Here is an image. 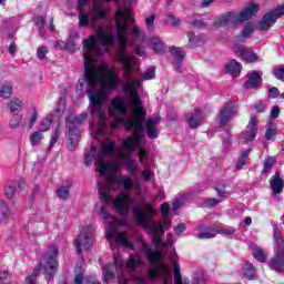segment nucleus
I'll return each mask as SVG.
<instances>
[{
	"label": "nucleus",
	"mask_w": 284,
	"mask_h": 284,
	"mask_svg": "<svg viewBox=\"0 0 284 284\" xmlns=\"http://www.w3.org/2000/svg\"><path fill=\"white\" fill-rule=\"evenodd\" d=\"M135 241L140 244L143 254L149 258L151 265H156L155 268H150L148 271L146 278L151 282L162 281L163 284H169L170 281H172V268H170V266H165V264H161L162 253L160 251L152 252L150 245L145 243L143 235H136ZM173 276L175 284H183L181 267L179 264L173 265Z\"/></svg>",
	"instance_id": "obj_4"
},
{
	"label": "nucleus",
	"mask_w": 284,
	"mask_h": 284,
	"mask_svg": "<svg viewBox=\"0 0 284 284\" xmlns=\"http://www.w3.org/2000/svg\"><path fill=\"white\" fill-rule=\"evenodd\" d=\"M258 85H261V74L257 71H253L248 74V80L244 83V88L250 90L258 88Z\"/></svg>",
	"instance_id": "obj_21"
},
{
	"label": "nucleus",
	"mask_w": 284,
	"mask_h": 284,
	"mask_svg": "<svg viewBox=\"0 0 284 284\" xmlns=\"http://www.w3.org/2000/svg\"><path fill=\"white\" fill-rule=\"evenodd\" d=\"M193 28H204L205 22L203 20H195L193 22H189Z\"/></svg>",
	"instance_id": "obj_62"
},
{
	"label": "nucleus",
	"mask_w": 284,
	"mask_h": 284,
	"mask_svg": "<svg viewBox=\"0 0 284 284\" xmlns=\"http://www.w3.org/2000/svg\"><path fill=\"white\" fill-rule=\"evenodd\" d=\"M74 284H83V273H78L75 275Z\"/></svg>",
	"instance_id": "obj_64"
},
{
	"label": "nucleus",
	"mask_w": 284,
	"mask_h": 284,
	"mask_svg": "<svg viewBox=\"0 0 284 284\" xmlns=\"http://www.w3.org/2000/svg\"><path fill=\"white\" fill-rule=\"evenodd\" d=\"M170 52L174 59V63H176L178 65L180 63H183L184 55H183V52L181 51V48L171 47Z\"/></svg>",
	"instance_id": "obj_29"
},
{
	"label": "nucleus",
	"mask_w": 284,
	"mask_h": 284,
	"mask_svg": "<svg viewBox=\"0 0 284 284\" xmlns=\"http://www.w3.org/2000/svg\"><path fill=\"white\" fill-rule=\"evenodd\" d=\"M243 275L245 278L248 281H252L254 276L256 275V268H254V265L252 264H246L243 268Z\"/></svg>",
	"instance_id": "obj_34"
},
{
	"label": "nucleus",
	"mask_w": 284,
	"mask_h": 284,
	"mask_svg": "<svg viewBox=\"0 0 284 284\" xmlns=\"http://www.w3.org/2000/svg\"><path fill=\"white\" fill-rule=\"evenodd\" d=\"M151 48L154 52H163V48H165V42L161 40L159 37L151 38Z\"/></svg>",
	"instance_id": "obj_28"
},
{
	"label": "nucleus",
	"mask_w": 284,
	"mask_h": 284,
	"mask_svg": "<svg viewBox=\"0 0 284 284\" xmlns=\"http://www.w3.org/2000/svg\"><path fill=\"white\" fill-rule=\"evenodd\" d=\"M216 234L217 232L214 230V226H213L211 231L200 232L197 234V239H201V240L215 239Z\"/></svg>",
	"instance_id": "obj_38"
},
{
	"label": "nucleus",
	"mask_w": 284,
	"mask_h": 284,
	"mask_svg": "<svg viewBox=\"0 0 284 284\" xmlns=\"http://www.w3.org/2000/svg\"><path fill=\"white\" fill-rule=\"evenodd\" d=\"M98 36H90L83 40L84 80L79 81L75 87L78 94L88 93L90 101V112L97 123L91 124V133L97 136L105 134L108 130V112L103 109V103L110 92H114L121 85L119 74L114 69H109L102 62L97 65V57L110 52V47L116 41V36L100 27L97 29Z\"/></svg>",
	"instance_id": "obj_2"
},
{
	"label": "nucleus",
	"mask_w": 284,
	"mask_h": 284,
	"mask_svg": "<svg viewBox=\"0 0 284 284\" xmlns=\"http://www.w3.org/2000/svg\"><path fill=\"white\" fill-rule=\"evenodd\" d=\"M45 54H48V47L41 45L37 50V57L40 59V61H43L45 59Z\"/></svg>",
	"instance_id": "obj_49"
},
{
	"label": "nucleus",
	"mask_w": 284,
	"mask_h": 284,
	"mask_svg": "<svg viewBox=\"0 0 284 284\" xmlns=\"http://www.w3.org/2000/svg\"><path fill=\"white\" fill-rule=\"evenodd\" d=\"M52 128V115H47L40 121L39 132H48Z\"/></svg>",
	"instance_id": "obj_30"
},
{
	"label": "nucleus",
	"mask_w": 284,
	"mask_h": 284,
	"mask_svg": "<svg viewBox=\"0 0 284 284\" xmlns=\"http://www.w3.org/2000/svg\"><path fill=\"white\" fill-rule=\"evenodd\" d=\"M240 57L247 63H254V61H258V55L251 49H240Z\"/></svg>",
	"instance_id": "obj_23"
},
{
	"label": "nucleus",
	"mask_w": 284,
	"mask_h": 284,
	"mask_svg": "<svg viewBox=\"0 0 284 284\" xmlns=\"http://www.w3.org/2000/svg\"><path fill=\"white\" fill-rule=\"evenodd\" d=\"M29 139L31 145L36 148L37 145H39V143H41V141H43V133L41 131H36L31 133Z\"/></svg>",
	"instance_id": "obj_35"
},
{
	"label": "nucleus",
	"mask_w": 284,
	"mask_h": 284,
	"mask_svg": "<svg viewBox=\"0 0 284 284\" xmlns=\"http://www.w3.org/2000/svg\"><path fill=\"white\" fill-rule=\"evenodd\" d=\"M60 136H61V125L58 124L53 132V136L50 140L48 150H52V148H54V144L59 141Z\"/></svg>",
	"instance_id": "obj_36"
},
{
	"label": "nucleus",
	"mask_w": 284,
	"mask_h": 284,
	"mask_svg": "<svg viewBox=\"0 0 284 284\" xmlns=\"http://www.w3.org/2000/svg\"><path fill=\"white\" fill-rule=\"evenodd\" d=\"M185 196L187 195H183L181 199H176L174 202H173V212H176V210H179V207H181V205H183V199H185Z\"/></svg>",
	"instance_id": "obj_58"
},
{
	"label": "nucleus",
	"mask_w": 284,
	"mask_h": 284,
	"mask_svg": "<svg viewBox=\"0 0 284 284\" xmlns=\"http://www.w3.org/2000/svg\"><path fill=\"white\" fill-rule=\"evenodd\" d=\"M85 6H88V0H78L79 26L81 28H88V26L94 28V23L97 21L105 19V14H108V12L105 11L103 2L94 0L93 6L89 10V13H85V11H83V8H85Z\"/></svg>",
	"instance_id": "obj_7"
},
{
	"label": "nucleus",
	"mask_w": 284,
	"mask_h": 284,
	"mask_svg": "<svg viewBox=\"0 0 284 284\" xmlns=\"http://www.w3.org/2000/svg\"><path fill=\"white\" fill-rule=\"evenodd\" d=\"M63 48H67L69 52H75L81 49V42L79 41V31L72 30L69 33L67 42H62Z\"/></svg>",
	"instance_id": "obj_19"
},
{
	"label": "nucleus",
	"mask_w": 284,
	"mask_h": 284,
	"mask_svg": "<svg viewBox=\"0 0 284 284\" xmlns=\"http://www.w3.org/2000/svg\"><path fill=\"white\" fill-rule=\"evenodd\" d=\"M138 156H139V161L140 164L142 165V168H148V164H145L144 159H148V151H145V149H139L138 150Z\"/></svg>",
	"instance_id": "obj_42"
},
{
	"label": "nucleus",
	"mask_w": 284,
	"mask_h": 284,
	"mask_svg": "<svg viewBox=\"0 0 284 284\" xmlns=\"http://www.w3.org/2000/svg\"><path fill=\"white\" fill-rule=\"evenodd\" d=\"M227 134H229V138L223 140V148H224L223 152H229V150L232 149V141L230 140L231 134L230 132H227Z\"/></svg>",
	"instance_id": "obj_51"
},
{
	"label": "nucleus",
	"mask_w": 284,
	"mask_h": 284,
	"mask_svg": "<svg viewBox=\"0 0 284 284\" xmlns=\"http://www.w3.org/2000/svg\"><path fill=\"white\" fill-rule=\"evenodd\" d=\"M267 141L272 140V136H276V129L275 126L268 128L265 134Z\"/></svg>",
	"instance_id": "obj_61"
},
{
	"label": "nucleus",
	"mask_w": 284,
	"mask_h": 284,
	"mask_svg": "<svg viewBox=\"0 0 284 284\" xmlns=\"http://www.w3.org/2000/svg\"><path fill=\"white\" fill-rule=\"evenodd\" d=\"M115 59L123 67V77L126 80L124 90L131 97L132 111L128 114V99L118 95L111 100L109 105V114L115 119L111 122V128L116 129L119 125H124L129 132H133L132 136L124 139L121 146L118 148V156L114 153L116 144L112 140H106L101 143L98 149V155L94 162L95 170L99 172L100 178L98 181L100 201L110 205L112 196L110 192L115 190L116 185H123L124 190H132L134 181L125 175H116L109 173L108 170L119 172V168H126L131 176H136L139 163L132 159L130 154H134L141 146L143 139V119H145V108L139 90L143 85L140 79H132V74L139 72V59L134 54H116ZM123 116V118H121Z\"/></svg>",
	"instance_id": "obj_1"
},
{
	"label": "nucleus",
	"mask_w": 284,
	"mask_h": 284,
	"mask_svg": "<svg viewBox=\"0 0 284 284\" xmlns=\"http://www.w3.org/2000/svg\"><path fill=\"white\" fill-rule=\"evenodd\" d=\"M154 78V67H149L145 72L142 74L144 81H150Z\"/></svg>",
	"instance_id": "obj_47"
},
{
	"label": "nucleus",
	"mask_w": 284,
	"mask_h": 284,
	"mask_svg": "<svg viewBox=\"0 0 284 284\" xmlns=\"http://www.w3.org/2000/svg\"><path fill=\"white\" fill-rule=\"evenodd\" d=\"M161 212H162V216L163 217H168L170 215V205H168L166 202H164L162 205H161Z\"/></svg>",
	"instance_id": "obj_55"
},
{
	"label": "nucleus",
	"mask_w": 284,
	"mask_h": 284,
	"mask_svg": "<svg viewBox=\"0 0 284 284\" xmlns=\"http://www.w3.org/2000/svg\"><path fill=\"white\" fill-rule=\"evenodd\" d=\"M254 33V28L252 26H245L242 30L241 37L242 39H248L250 36Z\"/></svg>",
	"instance_id": "obj_48"
},
{
	"label": "nucleus",
	"mask_w": 284,
	"mask_h": 284,
	"mask_svg": "<svg viewBox=\"0 0 284 284\" xmlns=\"http://www.w3.org/2000/svg\"><path fill=\"white\" fill-rule=\"evenodd\" d=\"M144 262L141 255H130L126 261H123L121 255L114 256V265H106L102 271L103 283H110V281H114V270L116 272L118 282L120 284H126L130 278L125 275L128 272L131 275V281L135 284H145V278L141 276L134 275V272L139 270V267L143 266Z\"/></svg>",
	"instance_id": "obj_5"
},
{
	"label": "nucleus",
	"mask_w": 284,
	"mask_h": 284,
	"mask_svg": "<svg viewBox=\"0 0 284 284\" xmlns=\"http://www.w3.org/2000/svg\"><path fill=\"white\" fill-rule=\"evenodd\" d=\"M281 114V109L278 106H273L271 110L270 119H278Z\"/></svg>",
	"instance_id": "obj_57"
},
{
	"label": "nucleus",
	"mask_w": 284,
	"mask_h": 284,
	"mask_svg": "<svg viewBox=\"0 0 284 284\" xmlns=\"http://www.w3.org/2000/svg\"><path fill=\"white\" fill-rule=\"evenodd\" d=\"M215 190H216V196H220V199H223V196L227 194V192L225 191L224 184L221 186H217Z\"/></svg>",
	"instance_id": "obj_59"
},
{
	"label": "nucleus",
	"mask_w": 284,
	"mask_h": 284,
	"mask_svg": "<svg viewBox=\"0 0 284 284\" xmlns=\"http://www.w3.org/2000/svg\"><path fill=\"white\" fill-rule=\"evenodd\" d=\"M274 163H276V159L274 158H268L267 160H265L263 173L267 174V172H270V170L274 168Z\"/></svg>",
	"instance_id": "obj_44"
},
{
	"label": "nucleus",
	"mask_w": 284,
	"mask_h": 284,
	"mask_svg": "<svg viewBox=\"0 0 284 284\" xmlns=\"http://www.w3.org/2000/svg\"><path fill=\"white\" fill-rule=\"evenodd\" d=\"M142 179L143 181H145L146 183L152 181V171L150 170H144L142 171Z\"/></svg>",
	"instance_id": "obj_60"
},
{
	"label": "nucleus",
	"mask_w": 284,
	"mask_h": 284,
	"mask_svg": "<svg viewBox=\"0 0 284 284\" xmlns=\"http://www.w3.org/2000/svg\"><path fill=\"white\" fill-rule=\"evenodd\" d=\"M246 163H247V160H243V158H239V160L235 164L236 170L243 169V166H245Z\"/></svg>",
	"instance_id": "obj_63"
},
{
	"label": "nucleus",
	"mask_w": 284,
	"mask_h": 284,
	"mask_svg": "<svg viewBox=\"0 0 284 284\" xmlns=\"http://www.w3.org/2000/svg\"><path fill=\"white\" fill-rule=\"evenodd\" d=\"M16 191H17V189H14V186L9 185V186H6L4 194L7 197L12 199V196H14Z\"/></svg>",
	"instance_id": "obj_52"
},
{
	"label": "nucleus",
	"mask_w": 284,
	"mask_h": 284,
	"mask_svg": "<svg viewBox=\"0 0 284 284\" xmlns=\"http://www.w3.org/2000/svg\"><path fill=\"white\" fill-rule=\"evenodd\" d=\"M241 63L236 60H231L230 62L226 63V72L227 74H231V77L236 78L240 77L241 74Z\"/></svg>",
	"instance_id": "obj_22"
},
{
	"label": "nucleus",
	"mask_w": 284,
	"mask_h": 284,
	"mask_svg": "<svg viewBox=\"0 0 284 284\" xmlns=\"http://www.w3.org/2000/svg\"><path fill=\"white\" fill-rule=\"evenodd\" d=\"M23 121V115L18 114L17 116H13L9 122V128L11 130H17V128H21V123Z\"/></svg>",
	"instance_id": "obj_37"
},
{
	"label": "nucleus",
	"mask_w": 284,
	"mask_h": 284,
	"mask_svg": "<svg viewBox=\"0 0 284 284\" xmlns=\"http://www.w3.org/2000/svg\"><path fill=\"white\" fill-rule=\"evenodd\" d=\"M270 185L273 194H281L283 192L284 181L278 172L271 178Z\"/></svg>",
	"instance_id": "obj_20"
},
{
	"label": "nucleus",
	"mask_w": 284,
	"mask_h": 284,
	"mask_svg": "<svg viewBox=\"0 0 284 284\" xmlns=\"http://www.w3.org/2000/svg\"><path fill=\"white\" fill-rule=\"evenodd\" d=\"M186 123L191 130H196L200 125H203L205 121V114L201 110L196 109L193 113H190L185 116Z\"/></svg>",
	"instance_id": "obj_18"
},
{
	"label": "nucleus",
	"mask_w": 284,
	"mask_h": 284,
	"mask_svg": "<svg viewBox=\"0 0 284 284\" xmlns=\"http://www.w3.org/2000/svg\"><path fill=\"white\" fill-rule=\"evenodd\" d=\"M156 209L150 203H144V209L135 206L133 209V217L135 223L145 230L146 234L151 236V243H153L155 250H159L163 245L162 236L165 235V230L172 227V221L170 217H163L162 222L154 223V215Z\"/></svg>",
	"instance_id": "obj_3"
},
{
	"label": "nucleus",
	"mask_w": 284,
	"mask_h": 284,
	"mask_svg": "<svg viewBox=\"0 0 284 284\" xmlns=\"http://www.w3.org/2000/svg\"><path fill=\"white\" fill-rule=\"evenodd\" d=\"M154 19H156V16H154V14H151L145 18V26H146V30H149V32H152V30H154Z\"/></svg>",
	"instance_id": "obj_46"
},
{
	"label": "nucleus",
	"mask_w": 284,
	"mask_h": 284,
	"mask_svg": "<svg viewBox=\"0 0 284 284\" xmlns=\"http://www.w3.org/2000/svg\"><path fill=\"white\" fill-rule=\"evenodd\" d=\"M214 230L217 234H224L225 236L236 234V229L233 226H214Z\"/></svg>",
	"instance_id": "obj_32"
},
{
	"label": "nucleus",
	"mask_w": 284,
	"mask_h": 284,
	"mask_svg": "<svg viewBox=\"0 0 284 284\" xmlns=\"http://www.w3.org/2000/svg\"><path fill=\"white\" fill-rule=\"evenodd\" d=\"M8 108L11 112V114H17L19 115V113L21 112V110H23V101H21L18 98H12L9 103H8Z\"/></svg>",
	"instance_id": "obj_25"
},
{
	"label": "nucleus",
	"mask_w": 284,
	"mask_h": 284,
	"mask_svg": "<svg viewBox=\"0 0 284 284\" xmlns=\"http://www.w3.org/2000/svg\"><path fill=\"white\" fill-rule=\"evenodd\" d=\"M253 256L260 263H265V261H267V253H265V251H263V248H261L258 246H255L253 248Z\"/></svg>",
	"instance_id": "obj_31"
},
{
	"label": "nucleus",
	"mask_w": 284,
	"mask_h": 284,
	"mask_svg": "<svg viewBox=\"0 0 284 284\" xmlns=\"http://www.w3.org/2000/svg\"><path fill=\"white\" fill-rule=\"evenodd\" d=\"M95 155H97V146H91L90 152L87 153L84 156L85 165H92V161L94 160Z\"/></svg>",
	"instance_id": "obj_39"
},
{
	"label": "nucleus",
	"mask_w": 284,
	"mask_h": 284,
	"mask_svg": "<svg viewBox=\"0 0 284 284\" xmlns=\"http://www.w3.org/2000/svg\"><path fill=\"white\" fill-rule=\"evenodd\" d=\"M11 216L12 213L10 212L8 204H6L3 201H0V223H8Z\"/></svg>",
	"instance_id": "obj_26"
},
{
	"label": "nucleus",
	"mask_w": 284,
	"mask_h": 284,
	"mask_svg": "<svg viewBox=\"0 0 284 284\" xmlns=\"http://www.w3.org/2000/svg\"><path fill=\"white\" fill-rule=\"evenodd\" d=\"M221 201V199H209L205 201V205H207V207H216Z\"/></svg>",
	"instance_id": "obj_54"
},
{
	"label": "nucleus",
	"mask_w": 284,
	"mask_h": 284,
	"mask_svg": "<svg viewBox=\"0 0 284 284\" xmlns=\"http://www.w3.org/2000/svg\"><path fill=\"white\" fill-rule=\"evenodd\" d=\"M273 74L278 81H284V65H277L273 68Z\"/></svg>",
	"instance_id": "obj_40"
},
{
	"label": "nucleus",
	"mask_w": 284,
	"mask_h": 284,
	"mask_svg": "<svg viewBox=\"0 0 284 284\" xmlns=\"http://www.w3.org/2000/svg\"><path fill=\"white\" fill-rule=\"evenodd\" d=\"M132 203H134V200L123 192L119 193L113 201L114 207L121 216H128L130 214V205Z\"/></svg>",
	"instance_id": "obj_15"
},
{
	"label": "nucleus",
	"mask_w": 284,
	"mask_h": 284,
	"mask_svg": "<svg viewBox=\"0 0 284 284\" xmlns=\"http://www.w3.org/2000/svg\"><path fill=\"white\" fill-rule=\"evenodd\" d=\"M239 112V106L232 101H229L223 104V106L220 109V113L217 115V125L220 128H225L230 121L236 116V113Z\"/></svg>",
	"instance_id": "obj_13"
},
{
	"label": "nucleus",
	"mask_w": 284,
	"mask_h": 284,
	"mask_svg": "<svg viewBox=\"0 0 284 284\" xmlns=\"http://www.w3.org/2000/svg\"><path fill=\"white\" fill-rule=\"evenodd\" d=\"M38 119H39V112H37V109H33L29 119V130H32L34 128V124L37 123Z\"/></svg>",
	"instance_id": "obj_45"
},
{
	"label": "nucleus",
	"mask_w": 284,
	"mask_h": 284,
	"mask_svg": "<svg viewBox=\"0 0 284 284\" xmlns=\"http://www.w3.org/2000/svg\"><path fill=\"white\" fill-rule=\"evenodd\" d=\"M99 216L103 219L106 225L105 227L106 241L110 242L112 241V239H114L116 245H122L123 247H129V250L136 252V246H134V243L129 241L128 233L125 232L119 233V231L116 230V227L119 226V220L110 215L105 206H102L100 209Z\"/></svg>",
	"instance_id": "obj_6"
},
{
	"label": "nucleus",
	"mask_w": 284,
	"mask_h": 284,
	"mask_svg": "<svg viewBox=\"0 0 284 284\" xmlns=\"http://www.w3.org/2000/svg\"><path fill=\"white\" fill-rule=\"evenodd\" d=\"M0 97L2 99H10L12 97V83H4L0 89Z\"/></svg>",
	"instance_id": "obj_33"
},
{
	"label": "nucleus",
	"mask_w": 284,
	"mask_h": 284,
	"mask_svg": "<svg viewBox=\"0 0 284 284\" xmlns=\"http://www.w3.org/2000/svg\"><path fill=\"white\" fill-rule=\"evenodd\" d=\"M57 256H59V248L57 246H49L48 252L43 254L40 260V267L47 281H52L57 274Z\"/></svg>",
	"instance_id": "obj_10"
},
{
	"label": "nucleus",
	"mask_w": 284,
	"mask_h": 284,
	"mask_svg": "<svg viewBox=\"0 0 284 284\" xmlns=\"http://www.w3.org/2000/svg\"><path fill=\"white\" fill-rule=\"evenodd\" d=\"M258 14V4L251 3L244 8L242 12L236 14L233 11L226 12L220 17L214 18L215 28H225V26H239V23H244V21H250L252 17Z\"/></svg>",
	"instance_id": "obj_8"
},
{
	"label": "nucleus",
	"mask_w": 284,
	"mask_h": 284,
	"mask_svg": "<svg viewBox=\"0 0 284 284\" xmlns=\"http://www.w3.org/2000/svg\"><path fill=\"white\" fill-rule=\"evenodd\" d=\"M284 16V4L273 9L272 11L264 14L262 20L260 21L261 30H270L274 23L280 19V17Z\"/></svg>",
	"instance_id": "obj_14"
},
{
	"label": "nucleus",
	"mask_w": 284,
	"mask_h": 284,
	"mask_svg": "<svg viewBox=\"0 0 284 284\" xmlns=\"http://www.w3.org/2000/svg\"><path fill=\"white\" fill-rule=\"evenodd\" d=\"M88 121V113H81L80 115H74L70 113L67 118L65 125H67V136L69 139L68 150L73 152L77 150V145H79V125L85 123Z\"/></svg>",
	"instance_id": "obj_9"
},
{
	"label": "nucleus",
	"mask_w": 284,
	"mask_h": 284,
	"mask_svg": "<svg viewBox=\"0 0 284 284\" xmlns=\"http://www.w3.org/2000/svg\"><path fill=\"white\" fill-rule=\"evenodd\" d=\"M131 39L133 43H143V41H145V31H143L138 26L132 27Z\"/></svg>",
	"instance_id": "obj_24"
},
{
	"label": "nucleus",
	"mask_w": 284,
	"mask_h": 284,
	"mask_svg": "<svg viewBox=\"0 0 284 284\" xmlns=\"http://www.w3.org/2000/svg\"><path fill=\"white\" fill-rule=\"evenodd\" d=\"M258 134V119L251 118L248 121L245 131L242 133V139L246 142L254 141Z\"/></svg>",
	"instance_id": "obj_16"
},
{
	"label": "nucleus",
	"mask_w": 284,
	"mask_h": 284,
	"mask_svg": "<svg viewBox=\"0 0 284 284\" xmlns=\"http://www.w3.org/2000/svg\"><path fill=\"white\" fill-rule=\"evenodd\" d=\"M34 23L39 28L40 37H44V34H43V26H45V18H43V16H38L36 18Z\"/></svg>",
	"instance_id": "obj_41"
},
{
	"label": "nucleus",
	"mask_w": 284,
	"mask_h": 284,
	"mask_svg": "<svg viewBox=\"0 0 284 284\" xmlns=\"http://www.w3.org/2000/svg\"><path fill=\"white\" fill-rule=\"evenodd\" d=\"M63 112H65V102L60 101L58 104V108L55 109V114H57V116H61V114H63Z\"/></svg>",
	"instance_id": "obj_53"
},
{
	"label": "nucleus",
	"mask_w": 284,
	"mask_h": 284,
	"mask_svg": "<svg viewBox=\"0 0 284 284\" xmlns=\"http://www.w3.org/2000/svg\"><path fill=\"white\" fill-rule=\"evenodd\" d=\"M72 187V182L67 181L65 185L60 186L57 190V195L59 199H63V201H68L70 199V189Z\"/></svg>",
	"instance_id": "obj_27"
},
{
	"label": "nucleus",
	"mask_w": 284,
	"mask_h": 284,
	"mask_svg": "<svg viewBox=\"0 0 284 284\" xmlns=\"http://www.w3.org/2000/svg\"><path fill=\"white\" fill-rule=\"evenodd\" d=\"M161 123V118H150L144 123V129L146 131V136L152 139H159V124Z\"/></svg>",
	"instance_id": "obj_17"
},
{
	"label": "nucleus",
	"mask_w": 284,
	"mask_h": 284,
	"mask_svg": "<svg viewBox=\"0 0 284 284\" xmlns=\"http://www.w3.org/2000/svg\"><path fill=\"white\" fill-rule=\"evenodd\" d=\"M93 232L92 226H87L81 231L74 241L77 254L82 255L83 250H92Z\"/></svg>",
	"instance_id": "obj_12"
},
{
	"label": "nucleus",
	"mask_w": 284,
	"mask_h": 284,
	"mask_svg": "<svg viewBox=\"0 0 284 284\" xmlns=\"http://www.w3.org/2000/svg\"><path fill=\"white\" fill-rule=\"evenodd\" d=\"M274 239L277 245L275 250V255L270 261V267L274 272H284V240L278 227L274 229Z\"/></svg>",
	"instance_id": "obj_11"
},
{
	"label": "nucleus",
	"mask_w": 284,
	"mask_h": 284,
	"mask_svg": "<svg viewBox=\"0 0 284 284\" xmlns=\"http://www.w3.org/2000/svg\"><path fill=\"white\" fill-rule=\"evenodd\" d=\"M9 276H10V273H8V271H1L0 272V284H8Z\"/></svg>",
	"instance_id": "obj_56"
},
{
	"label": "nucleus",
	"mask_w": 284,
	"mask_h": 284,
	"mask_svg": "<svg viewBox=\"0 0 284 284\" xmlns=\"http://www.w3.org/2000/svg\"><path fill=\"white\" fill-rule=\"evenodd\" d=\"M281 95V91H278V88L273 87L268 90V97L270 99H278Z\"/></svg>",
	"instance_id": "obj_50"
},
{
	"label": "nucleus",
	"mask_w": 284,
	"mask_h": 284,
	"mask_svg": "<svg viewBox=\"0 0 284 284\" xmlns=\"http://www.w3.org/2000/svg\"><path fill=\"white\" fill-rule=\"evenodd\" d=\"M37 276H39V268H36L31 275L26 277L24 284H37Z\"/></svg>",
	"instance_id": "obj_43"
}]
</instances>
